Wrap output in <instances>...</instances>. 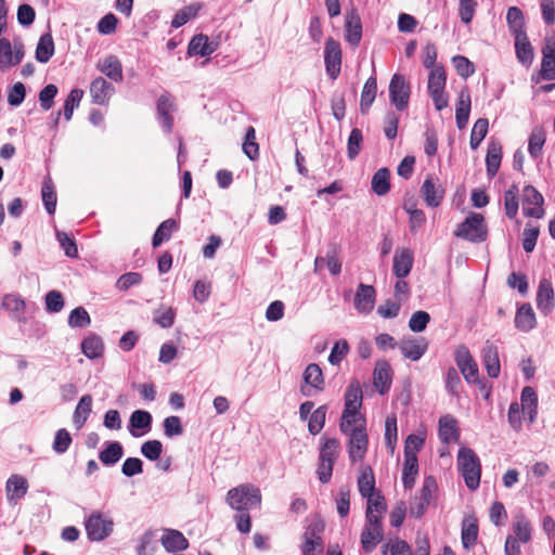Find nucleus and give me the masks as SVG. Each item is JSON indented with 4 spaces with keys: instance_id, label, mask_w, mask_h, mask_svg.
Segmentation results:
<instances>
[{
    "instance_id": "5fc2aeb1",
    "label": "nucleus",
    "mask_w": 555,
    "mask_h": 555,
    "mask_svg": "<svg viewBox=\"0 0 555 555\" xmlns=\"http://www.w3.org/2000/svg\"><path fill=\"white\" fill-rule=\"evenodd\" d=\"M518 195L517 185H512L504 194L505 214L509 219H514L518 212Z\"/></svg>"
},
{
    "instance_id": "a211bd4d",
    "label": "nucleus",
    "mask_w": 555,
    "mask_h": 555,
    "mask_svg": "<svg viewBox=\"0 0 555 555\" xmlns=\"http://www.w3.org/2000/svg\"><path fill=\"white\" fill-rule=\"evenodd\" d=\"M541 74L544 79H555V38L547 37L542 50Z\"/></svg>"
},
{
    "instance_id": "9b49d317",
    "label": "nucleus",
    "mask_w": 555,
    "mask_h": 555,
    "mask_svg": "<svg viewBox=\"0 0 555 555\" xmlns=\"http://www.w3.org/2000/svg\"><path fill=\"white\" fill-rule=\"evenodd\" d=\"M383 540V524L379 519H366L361 532V545L366 553H371Z\"/></svg>"
},
{
    "instance_id": "de8ad7c7",
    "label": "nucleus",
    "mask_w": 555,
    "mask_h": 555,
    "mask_svg": "<svg viewBox=\"0 0 555 555\" xmlns=\"http://www.w3.org/2000/svg\"><path fill=\"white\" fill-rule=\"evenodd\" d=\"M545 130L542 127H535L529 138L528 151L532 158H538L545 143Z\"/></svg>"
},
{
    "instance_id": "dca6fc26",
    "label": "nucleus",
    "mask_w": 555,
    "mask_h": 555,
    "mask_svg": "<svg viewBox=\"0 0 555 555\" xmlns=\"http://www.w3.org/2000/svg\"><path fill=\"white\" fill-rule=\"evenodd\" d=\"M392 380V370L386 360H379L375 364L373 383L380 395L387 392Z\"/></svg>"
},
{
    "instance_id": "c9c22d12",
    "label": "nucleus",
    "mask_w": 555,
    "mask_h": 555,
    "mask_svg": "<svg viewBox=\"0 0 555 555\" xmlns=\"http://www.w3.org/2000/svg\"><path fill=\"white\" fill-rule=\"evenodd\" d=\"M340 452V443L336 438H322L319 461L335 464Z\"/></svg>"
},
{
    "instance_id": "4c0bfd02",
    "label": "nucleus",
    "mask_w": 555,
    "mask_h": 555,
    "mask_svg": "<svg viewBox=\"0 0 555 555\" xmlns=\"http://www.w3.org/2000/svg\"><path fill=\"white\" fill-rule=\"evenodd\" d=\"M81 350L89 359L100 358L104 351L102 338L95 334H90L82 340Z\"/></svg>"
},
{
    "instance_id": "864d4df0",
    "label": "nucleus",
    "mask_w": 555,
    "mask_h": 555,
    "mask_svg": "<svg viewBox=\"0 0 555 555\" xmlns=\"http://www.w3.org/2000/svg\"><path fill=\"white\" fill-rule=\"evenodd\" d=\"M41 197L46 210L49 215H53L56 207V193L54 191L51 179H46L42 183Z\"/></svg>"
},
{
    "instance_id": "412c9836",
    "label": "nucleus",
    "mask_w": 555,
    "mask_h": 555,
    "mask_svg": "<svg viewBox=\"0 0 555 555\" xmlns=\"http://www.w3.org/2000/svg\"><path fill=\"white\" fill-rule=\"evenodd\" d=\"M114 91V87L103 77L95 78L90 86V95L92 101L99 105L107 104Z\"/></svg>"
},
{
    "instance_id": "6e6552de",
    "label": "nucleus",
    "mask_w": 555,
    "mask_h": 555,
    "mask_svg": "<svg viewBox=\"0 0 555 555\" xmlns=\"http://www.w3.org/2000/svg\"><path fill=\"white\" fill-rule=\"evenodd\" d=\"M348 436V454L351 462L362 461L366 454L369 438L365 428L358 427Z\"/></svg>"
},
{
    "instance_id": "423d86ee",
    "label": "nucleus",
    "mask_w": 555,
    "mask_h": 555,
    "mask_svg": "<svg viewBox=\"0 0 555 555\" xmlns=\"http://www.w3.org/2000/svg\"><path fill=\"white\" fill-rule=\"evenodd\" d=\"M390 102L399 111H403L409 104L410 85L400 74H395L389 83Z\"/></svg>"
},
{
    "instance_id": "b1692460",
    "label": "nucleus",
    "mask_w": 555,
    "mask_h": 555,
    "mask_svg": "<svg viewBox=\"0 0 555 555\" xmlns=\"http://www.w3.org/2000/svg\"><path fill=\"white\" fill-rule=\"evenodd\" d=\"M323 267H327L328 271L333 275H337L341 271V262L338 258L337 250L335 247H332L327 250L325 256H318L314 259V272L319 273L323 269Z\"/></svg>"
},
{
    "instance_id": "7ed1b4c3",
    "label": "nucleus",
    "mask_w": 555,
    "mask_h": 555,
    "mask_svg": "<svg viewBox=\"0 0 555 555\" xmlns=\"http://www.w3.org/2000/svg\"><path fill=\"white\" fill-rule=\"evenodd\" d=\"M454 235L473 243H480L487 238L485 219L480 214H470L454 231Z\"/></svg>"
},
{
    "instance_id": "2f4dec72",
    "label": "nucleus",
    "mask_w": 555,
    "mask_h": 555,
    "mask_svg": "<svg viewBox=\"0 0 555 555\" xmlns=\"http://www.w3.org/2000/svg\"><path fill=\"white\" fill-rule=\"evenodd\" d=\"M367 506L365 511L366 519H379L383 520V515L387 511V504L384 495L380 492L366 498Z\"/></svg>"
},
{
    "instance_id": "ea45409f",
    "label": "nucleus",
    "mask_w": 555,
    "mask_h": 555,
    "mask_svg": "<svg viewBox=\"0 0 555 555\" xmlns=\"http://www.w3.org/2000/svg\"><path fill=\"white\" fill-rule=\"evenodd\" d=\"M189 54L207 56L215 51L212 43L209 42L208 37L205 35H196L189 43Z\"/></svg>"
},
{
    "instance_id": "0e129e2a",
    "label": "nucleus",
    "mask_w": 555,
    "mask_h": 555,
    "mask_svg": "<svg viewBox=\"0 0 555 555\" xmlns=\"http://www.w3.org/2000/svg\"><path fill=\"white\" fill-rule=\"evenodd\" d=\"M72 444V436L67 429L62 428L55 433L52 448L55 453H65Z\"/></svg>"
},
{
    "instance_id": "680f3d73",
    "label": "nucleus",
    "mask_w": 555,
    "mask_h": 555,
    "mask_svg": "<svg viewBox=\"0 0 555 555\" xmlns=\"http://www.w3.org/2000/svg\"><path fill=\"white\" fill-rule=\"evenodd\" d=\"M91 323L90 315L83 307L75 308L68 317V324L72 327H87Z\"/></svg>"
},
{
    "instance_id": "393cba45",
    "label": "nucleus",
    "mask_w": 555,
    "mask_h": 555,
    "mask_svg": "<svg viewBox=\"0 0 555 555\" xmlns=\"http://www.w3.org/2000/svg\"><path fill=\"white\" fill-rule=\"evenodd\" d=\"M96 68L115 82L122 80V65L115 55H108L100 61Z\"/></svg>"
},
{
    "instance_id": "603ef678",
    "label": "nucleus",
    "mask_w": 555,
    "mask_h": 555,
    "mask_svg": "<svg viewBox=\"0 0 555 555\" xmlns=\"http://www.w3.org/2000/svg\"><path fill=\"white\" fill-rule=\"evenodd\" d=\"M362 404V389L358 382L351 383L345 395V409L359 410Z\"/></svg>"
},
{
    "instance_id": "cd10ccee",
    "label": "nucleus",
    "mask_w": 555,
    "mask_h": 555,
    "mask_svg": "<svg viewBox=\"0 0 555 555\" xmlns=\"http://www.w3.org/2000/svg\"><path fill=\"white\" fill-rule=\"evenodd\" d=\"M439 437L444 443L455 442L460 438L456 420L451 415L441 416L439 420Z\"/></svg>"
},
{
    "instance_id": "1a4fd4ad",
    "label": "nucleus",
    "mask_w": 555,
    "mask_h": 555,
    "mask_svg": "<svg viewBox=\"0 0 555 555\" xmlns=\"http://www.w3.org/2000/svg\"><path fill=\"white\" fill-rule=\"evenodd\" d=\"M324 63L330 78L336 79L340 73L341 49L339 42L331 37L325 42Z\"/></svg>"
},
{
    "instance_id": "bb28decb",
    "label": "nucleus",
    "mask_w": 555,
    "mask_h": 555,
    "mask_svg": "<svg viewBox=\"0 0 555 555\" xmlns=\"http://www.w3.org/2000/svg\"><path fill=\"white\" fill-rule=\"evenodd\" d=\"M470 94L467 89H463L459 93L455 119L459 129H464L467 126L470 113Z\"/></svg>"
},
{
    "instance_id": "3c124183",
    "label": "nucleus",
    "mask_w": 555,
    "mask_h": 555,
    "mask_svg": "<svg viewBox=\"0 0 555 555\" xmlns=\"http://www.w3.org/2000/svg\"><path fill=\"white\" fill-rule=\"evenodd\" d=\"M418 473L417 457L405 459L403 463L402 482L405 489H412L415 483V477Z\"/></svg>"
},
{
    "instance_id": "774afa93",
    "label": "nucleus",
    "mask_w": 555,
    "mask_h": 555,
    "mask_svg": "<svg viewBox=\"0 0 555 555\" xmlns=\"http://www.w3.org/2000/svg\"><path fill=\"white\" fill-rule=\"evenodd\" d=\"M349 352V345L347 340L340 339L335 343L334 347L332 348V351L328 356V362L333 365L339 364L343 359L348 354Z\"/></svg>"
},
{
    "instance_id": "a19ab883",
    "label": "nucleus",
    "mask_w": 555,
    "mask_h": 555,
    "mask_svg": "<svg viewBox=\"0 0 555 555\" xmlns=\"http://www.w3.org/2000/svg\"><path fill=\"white\" fill-rule=\"evenodd\" d=\"M304 382L313 387L317 390H322L324 388V377L321 367L315 364H309L302 375Z\"/></svg>"
},
{
    "instance_id": "f8f14e48",
    "label": "nucleus",
    "mask_w": 555,
    "mask_h": 555,
    "mask_svg": "<svg viewBox=\"0 0 555 555\" xmlns=\"http://www.w3.org/2000/svg\"><path fill=\"white\" fill-rule=\"evenodd\" d=\"M404 358L418 361L428 349V341L424 337L404 338L398 345Z\"/></svg>"
},
{
    "instance_id": "79ce46f5",
    "label": "nucleus",
    "mask_w": 555,
    "mask_h": 555,
    "mask_svg": "<svg viewBox=\"0 0 555 555\" xmlns=\"http://www.w3.org/2000/svg\"><path fill=\"white\" fill-rule=\"evenodd\" d=\"M390 171L387 168L378 169L372 178V190L375 194L383 196L388 193L390 183Z\"/></svg>"
},
{
    "instance_id": "f03ea898",
    "label": "nucleus",
    "mask_w": 555,
    "mask_h": 555,
    "mask_svg": "<svg viewBox=\"0 0 555 555\" xmlns=\"http://www.w3.org/2000/svg\"><path fill=\"white\" fill-rule=\"evenodd\" d=\"M457 467L467 488L476 490L480 483L481 466L478 456L472 449L462 448L459 451Z\"/></svg>"
},
{
    "instance_id": "6e6d98bb",
    "label": "nucleus",
    "mask_w": 555,
    "mask_h": 555,
    "mask_svg": "<svg viewBox=\"0 0 555 555\" xmlns=\"http://www.w3.org/2000/svg\"><path fill=\"white\" fill-rule=\"evenodd\" d=\"M177 222L173 219H167L160 223L153 236V246H159L164 241L170 238L171 233L177 229Z\"/></svg>"
},
{
    "instance_id": "c85d7f7f",
    "label": "nucleus",
    "mask_w": 555,
    "mask_h": 555,
    "mask_svg": "<svg viewBox=\"0 0 555 555\" xmlns=\"http://www.w3.org/2000/svg\"><path fill=\"white\" fill-rule=\"evenodd\" d=\"M537 306L543 313H548L554 306V292L548 280H541L537 293Z\"/></svg>"
},
{
    "instance_id": "6ab92c4d",
    "label": "nucleus",
    "mask_w": 555,
    "mask_h": 555,
    "mask_svg": "<svg viewBox=\"0 0 555 555\" xmlns=\"http://www.w3.org/2000/svg\"><path fill=\"white\" fill-rule=\"evenodd\" d=\"M323 531V526L319 524L310 525L305 533H304V544L301 546V552L304 555H315V550L322 548V538L321 532Z\"/></svg>"
},
{
    "instance_id": "8fccbe9b",
    "label": "nucleus",
    "mask_w": 555,
    "mask_h": 555,
    "mask_svg": "<svg viewBox=\"0 0 555 555\" xmlns=\"http://www.w3.org/2000/svg\"><path fill=\"white\" fill-rule=\"evenodd\" d=\"M447 76L442 66H436L430 69L428 76V92L437 93L438 91H444Z\"/></svg>"
},
{
    "instance_id": "58836bf2",
    "label": "nucleus",
    "mask_w": 555,
    "mask_h": 555,
    "mask_svg": "<svg viewBox=\"0 0 555 555\" xmlns=\"http://www.w3.org/2000/svg\"><path fill=\"white\" fill-rule=\"evenodd\" d=\"M54 54V41L50 33L43 34L36 47V60L47 63Z\"/></svg>"
},
{
    "instance_id": "052dcab7",
    "label": "nucleus",
    "mask_w": 555,
    "mask_h": 555,
    "mask_svg": "<svg viewBox=\"0 0 555 555\" xmlns=\"http://www.w3.org/2000/svg\"><path fill=\"white\" fill-rule=\"evenodd\" d=\"M1 306L4 310L13 313H22L26 309L25 300L17 294L4 295Z\"/></svg>"
},
{
    "instance_id": "9d476101",
    "label": "nucleus",
    "mask_w": 555,
    "mask_h": 555,
    "mask_svg": "<svg viewBox=\"0 0 555 555\" xmlns=\"http://www.w3.org/2000/svg\"><path fill=\"white\" fill-rule=\"evenodd\" d=\"M524 214L532 218H542L544 215L542 194L532 185H527L522 190Z\"/></svg>"
},
{
    "instance_id": "c756f323",
    "label": "nucleus",
    "mask_w": 555,
    "mask_h": 555,
    "mask_svg": "<svg viewBox=\"0 0 555 555\" xmlns=\"http://www.w3.org/2000/svg\"><path fill=\"white\" fill-rule=\"evenodd\" d=\"M339 427L345 435L351 434L358 427L365 428V420L359 410L344 409Z\"/></svg>"
},
{
    "instance_id": "f704fd0d",
    "label": "nucleus",
    "mask_w": 555,
    "mask_h": 555,
    "mask_svg": "<svg viewBox=\"0 0 555 555\" xmlns=\"http://www.w3.org/2000/svg\"><path fill=\"white\" fill-rule=\"evenodd\" d=\"M358 489L360 494L365 499L378 492L375 488V477L370 466H365L361 469L358 478Z\"/></svg>"
},
{
    "instance_id": "0eeeda50",
    "label": "nucleus",
    "mask_w": 555,
    "mask_h": 555,
    "mask_svg": "<svg viewBox=\"0 0 555 555\" xmlns=\"http://www.w3.org/2000/svg\"><path fill=\"white\" fill-rule=\"evenodd\" d=\"M455 362L467 383L478 380V366L474 361L468 348L464 345L455 349Z\"/></svg>"
},
{
    "instance_id": "37998d69",
    "label": "nucleus",
    "mask_w": 555,
    "mask_h": 555,
    "mask_svg": "<svg viewBox=\"0 0 555 555\" xmlns=\"http://www.w3.org/2000/svg\"><path fill=\"white\" fill-rule=\"evenodd\" d=\"M506 21L514 36L526 34L524 14L519 8L511 7L507 10Z\"/></svg>"
},
{
    "instance_id": "338daca9",
    "label": "nucleus",
    "mask_w": 555,
    "mask_h": 555,
    "mask_svg": "<svg viewBox=\"0 0 555 555\" xmlns=\"http://www.w3.org/2000/svg\"><path fill=\"white\" fill-rule=\"evenodd\" d=\"M424 441H425L424 437H421V436L414 435V434L409 435L408 438L405 439V444H404V457L405 459H410V456L417 457L416 453L424 446Z\"/></svg>"
},
{
    "instance_id": "aec40b11",
    "label": "nucleus",
    "mask_w": 555,
    "mask_h": 555,
    "mask_svg": "<svg viewBox=\"0 0 555 555\" xmlns=\"http://www.w3.org/2000/svg\"><path fill=\"white\" fill-rule=\"evenodd\" d=\"M482 363L489 377L496 378L500 375L501 365L498 347L489 340L486 341L482 348Z\"/></svg>"
},
{
    "instance_id": "20e7f679",
    "label": "nucleus",
    "mask_w": 555,
    "mask_h": 555,
    "mask_svg": "<svg viewBox=\"0 0 555 555\" xmlns=\"http://www.w3.org/2000/svg\"><path fill=\"white\" fill-rule=\"evenodd\" d=\"M85 528L90 541L100 542L112 534L114 521L109 516L101 512H93L86 519Z\"/></svg>"
},
{
    "instance_id": "4be33fe9",
    "label": "nucleus",
    "mask_w": 555,
    "mask_h": 555,
    "mask_svg": "<svg viewBox=\"0 0 555 555\" xmlns=\"http://www.w3.org/2000/svg\"><path fill=\"white\" fill-rule=\"evenodd\" d=\"M152 415L147 411L135 410L129 418V431L133 437H140L151 430Z\"/></svg>"
},
{
    "instance_id": "49530a36",
    "label": "nucleus",
    "mask_w": 555,
    "mask_h": 555,
    "mask_svg": "<svg viewBox=\"0 0 555 555\" xmlns=\"http://www.w3.org/2000/svg\"><path fill=\"white\" fill-rule=\"evenodd\" d=\"M124 450L119 442L112 441L107 447L100 452L99 459L104 465H113L117 463L122 456Z\"/></svg>"
},
{
    "instance_id": "c03bdc74",
    "label": "nucleus",
    "mask_w": 555,
    "mask_h": 555,
    "mask_svg": "<svg viewBox=\"0 0 555 555\" xmlns=\"http://www.w3.org/2000/svg\"><path fill=\"white\" fill-rule=\"evenodd\" d=\"M377 92V82L375 77H370L362 89L360 108L362 113H365L371 107L375 100Z\"/></svg>"
},
{
    "instance_id": "09e8293b",
    "label": "nucleus",
    "mask_w": 555,
    "mask_h": 555,
    "mask_svg": "<svg viewBox=\"0 0 555 555\" xmlns=\"http://www.w3.org/2000/svg\"><path fill=\"white\" fill-rule=\"evenodd\" d=\"M518 542L528 543L531 539V526L524 515H518L513 524V534Z\"/></svg>"
},
{
    "instance_id": "473e14b6",
    "label": "nucleus",
    "mask_w": 555,
    "mask_h": 555,
    "mask_svg": "<svg viewBox=\"0 0 555 555\" xmlns=\"http://www.w3.org/2000/svg\"><path fill=\"white\" fill-rule=\"evenodd\" d=\"M515 37V49L518 61L525 65L530 66L533 61V49L528 40L526 34H520Z\"/></svg>"
},
{
    "instance_id": "7c9ffc66",
    "label": "nucleus",
    "mask_w": 555,
    "mask_h": 555,
    "mask_svg": "<svg viewBox=\"0 0 555 555\" xmlns=\"http://www.w3.org/2000/svg\"><path fill=\"white\" fill-rule=\"evenodd\" d=\"M535 314L529 304L520 306L515 315V326L521 332H530L535 326Z\"/></svg>"
},
{
    "instance_id": "2eb2a0df",
    "label": "nucleus",
    "mask_w": 555,
    "mask_h": 555,
    "mask_svg": "<svg viewBox=\"0 0 555 555\" xmlns=\"http://www.w3.org/2000/svg\"><path fill=\"white\" fill-rule=\"evenodd\" d=\"M414 262L413 251L409 248H398L393 256V274L398 279H404L412 270Z\"/></svg>"
},
{
    "instance_id": "ddd939ff",
    "label": "nucleus",
    "mask_w": 555,
    "mask_h": 555,
    "mask_svg": "<svg viewBox=\"0 0 555 555\" xmlns=\"http://www.w3.org/2000/svg\"><path fill=\"white\" fill-rule=\"evenodd\" d=\"M421 194L427 206L437 207L443 199L444 189L438 179L428 177L421 188Z\"/></svg>"
},
{
    "instance_id": "e2e57ef3",
    "label": "nucleus",
    "mask_w": 555,
    "mask_h": 555,
    "mask_svg": "<svg viewBox=\"0 0 555 555\" xmlns=\"http://www.w3.org/2000/svg\"><path fill=\"white\" fill-rule=\"evenodd\" d=\"M397 417L389 415L385 422V442L388 449L393 452L397 442Z\"/></svg>"
},
{
    "instance_id": "4d7b16f0",
    "label": "nucleus",
    "mask_w": 555,
    "mask_h": 555,
    "mask_svg": "<svg viewBox=\"0 0 555 555\" xmlns=\"http://www.w3.org/2000/svg\"><path fill=\"white\" fill-rule=\"evenodd\" d=\"M326 405H321L311 413L308 422V429L310 434L317 435L323 429L326 418Z\"/></svg>"
},
{
    "instance_id": "69168bd1",
    "label": "nucleus",
    "mask_w": 555,
    "mask_h": 555,
    "mask_svg": "<svg viewBox=\"0 0 555 555\" xmlns=\"http://www.w3.org/2000/svg\"><path fill=\"white\" fill-rule=\"evenodd\" d=\"M154 321L163 328H169L175 322V312L170 307H160L154 313Z\"/></svg>"
},
{
    "instance_id": "f3484780",
    "label": "nucleus",
    "mask_w": 555,
    "mask_h": 555,
    "mask_svg": "<svg viewBox=\"0 0 555 555\" xmlns=\"http://www.w3.org/2000/svg\"><path fill=\"white\" fill-rule=\"evenodd\" d=\"M362 38V23L360 15L356 10H351L346 15L345 22V39L346 41L357 47Z\"/></svg>"
},
{
    "instance_id": "13d9d810",
    "label": "nucleus",
    "mask_w": 555,
    "mask_h": 555,
    "mask_svg": "<svg viewBox=\"0 0 555 555\" xmlns=\"http://www.w3.org/2000/svg\"><path fill=\"white\" fill-rule=\"evenodd\" d=\"M489 122L486 118H479L472 129L470 147L476 150L488 133Z\"/></svg>"
},
{
    "instance_id": "72a5a7b5",
    "label": "nucleus",
    "mask_w": 555,
    "mask_h": 555,
    "mask_svg": "<svg viewBox=\"0 0 555 555\" xmlns=\"http://www.w3.org/2000/svg\"><path fill=\"white\" fill-rule=\"evenodd\" d=\"M162 544L168 552L183 551L189 545L184 535L180 531L172 529L167 530L162 537Z\"/></svg>"
},
{
    "instance_id": "4468645a",
    "label": "nucleus",
    "mask_w": 555,
    "mask_h": 555,
    "mask_svg": "<svg viewBox=\"0 0 555 555\" xmlns=\"http://www.w3.org/2000/svg\"><path fill=\"white\" fill-rule=\"evenodd\" d=\"M376 292L372 285L360 283L354 295V308L359 313H370L375 304Z\"/></svg>"
},
{
    "instance_id": "bf43d9fd",
    "label": "nucleus",
    "mask_w": 555,
    "mask_h": 555,
    "mask_svg": "<svg viewBox=\"0 0 555 555\" xmlns=\"http://www.w3.org/2000/svg\"><path fill=\"white\" fill-rule=\"evenodd\" d=\"M243 151L246 156L255 160L259 155V145L256 142V132L254 127L249 126L245 133V141L243 143Z\"/></svg>"
},
{
    "instance_id": "e433bc0d",
    "label": "nucleus",
    "mask_w": 555,
    "mask_h": 555,
    "mask_svg": "<svg viewBox=\"0 0 555 555\" xmlns=\"http://www.w3.org/2000/svg\"><path fill=\"white\" fill-rule=\"evenodd\" d=\"M502 159V146L500 143L492 142L489 144L488 153L486 156L487 173L490 178H493L501 165Z\"/></svg>"
},
{
    "instance_id": "f257e3e1",
    "label": "nucleus",
    "mask_w": 555,
    "mask_h": 555,
    "mask_svg": "<svg viewBox=\"0 0 555 555\" xmlns=\"http://www.w3.org/2000/svg\"><path fill=\"white\" fill-rule=\"evenodd\" d=\"M227 503L234 509L244 512L261 503L259 488L251 483L240 485L228 491Z\"/></svg>"
},
{
    "instance_id": "a878e982",
    "label": "nucleus",
    "mask_w": 555,
    "mask_h": 555,
    "mask_svg": "<svg viewBox=\"0 0 555 555\" xmlns=\"http://www.w3.org/2000/svg\"><path fill=\"white\" fill-rule=\"evenodd\" d=\"M519 405L528 421L533 423L538 414V396L532 387L527 386L522 389Z\"/></svg>"
},
{
    "instance_id": "a18cd8bd",
    "label": "nucleus",
    "mask_w": 555,
    "mask_h": 555,
    "mask_svg": "<svg viewBox=\"0 0 555 555\" xmlns=\"http://www.w3.org/2000/svg\"><path fill=\"white\" fill-rule=\"evenodd\" d=\"M91 406L92 397L90 395L82 396L74 412V423L78 428L82 427L86 423L89 414L91 413Z\"/></svg>"
},
{
    "instance_id": "39448f33",
    "label": "nucleus",
    "mask_w": 555,
    "mask_h": 555,
    "mask_svg": "<svg viewBox=\"0 0 555 555\" xmlns=\"http://www.w3.org/2000/svg\"><path fill=\"white\" fill-rule=\"evenodd\" d=\"M24 54V44L21 41H14L12 47L8 39H0V70L4 72L10 67L18 65Z\"/></svg>"
},
{
    "instance_id": "5701e85b",
    "label": "nucleus",
    "mask_w": 555,
    "mask_h": 555,
    "mask_svg": "<svg viewBox=\"0 0 555 555\" xmlns=\"http://www.w3.org/2000/svg\"><path fill=\"white\" fill-rule=\"evenodd\" d=\"M28 490L26 478L21 475H12L5 485V492L8 501L11 504H16L18 500L25 496Z\"/></svg>"
}]
</instances>
